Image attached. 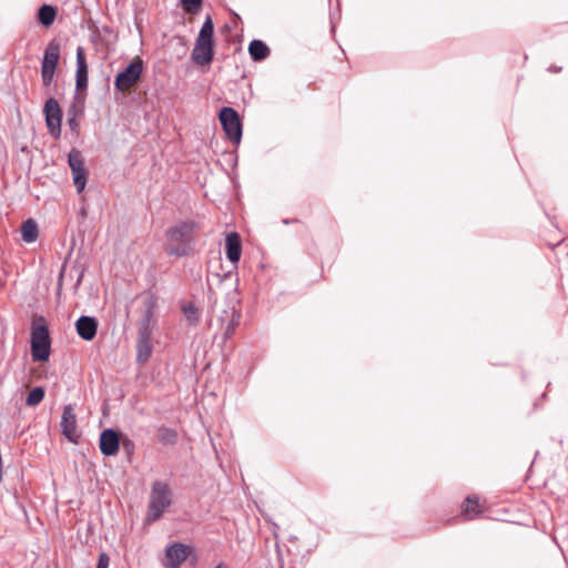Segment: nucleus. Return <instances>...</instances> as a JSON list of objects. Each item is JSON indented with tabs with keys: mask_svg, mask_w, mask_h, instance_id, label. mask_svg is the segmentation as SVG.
I'll use <instances>...</instances> for the list:
<instances>
[{
	"mask_svg": "<svg viewBox=\"0 0 568 568\" xmlns=\"http://www.w3.org/2000/svg\"><path fill=\"white\" fill-rule=\"evenodd\" d=\"M200 225L194 220L179 221L164 233L163 251L169 256L184 257L193 253Z\"/></svg>",
	"mask_w": 568,
	"mask_h": 568,
	"instance_id": "1",
	"label": "nucleus"
},
{
	"mask_svg": "<svg viewBox=\"0 0 568 568\" xmlns=\"http://www.w3.org/2000/svg\"><path fill=\"white\" fill-rule=\"evenodd\" d=\"M214 24L211 16H207L201 27L192 51V60L199 65H206L213 60Z\"/></svg>",
	"mask_w": 568,
	"mask_h": 568,
	"instance_id": "2",
	"label": "nucleus"
},
{
	"mask_svg": "<svg viewBox=\"0 0 568 568\" xmlns=\"http://www.w3.org/2000/svg\"><path fill=\"white\" fill-rule=\"evenodd\" d=\"M51 339L42 317L33 322L31 328V355L34 361L47 362L50 356Z\"/></svg>",
	"mask_w": 568,
	"mask_h": 568,
	"instance_id": "3",
	"label": "nucleus"
},
{
	"mask_svg": "<svg viewBox=\"0 0 568 568\" xmlns=\"http://www.w3.org/2000/svg\"><path fill=\"white\" fill-rule=\"evenodd\" d=\"M171 501L172 495L169 485L160 480L154 481L150 493L148 520L155 521L160 519Z\"/></svg>",
	"mask_w": 568,
	"mask_h": 568,
	"instance_id": "4",
	"label": "nucleus"
},
{
	"mask_svg": "<svg viewBox=\"0 0 568 568\" xmlns=\"http://www.w3.org/2000/svg\"><path fill=\"white\" fill-rule=\"evenodd\" d=\"M61 45L57 40H51L45 50L41 62V79L44 87L51 85L57 65L59 63Z\"/></svg>",
	"mask_w": 568,
	"mask_h": 568,
	"instance_id": "5",
	"label": "nucleus"
},
{
	"mask_svg": "<svg viewBox=\"0 0 568 568\" xmlns=\"http://www.w3.org/2000/svg\"><path fill=\"white\" fill-rule=\"evenodd\" d=\"M143 71V61L136 57L114 80V87L119 92H126L140 80Z\"/></svg>",
	"mask_w": 568,
	"mask_h": 568,
	"instance_id": "6",
	"label": "nucleus"
},
{
	"mask_svg": "<svg viewBox=\"0 0 568 568\" xmlns=\"http://www.w3.org/2000/svg\"><path fill=\"white\" fill-rule=\"evenodd\" d=\"M219 118L227 138L239 143L242 138V124L237 112L230 106H224L220 111Z\"/></svg>",
	"mask_w": 568,
	"mask_h": 568,
	"instance_id": "7",
	"label": "nucleus"
},
{
	"mask_svg": "<svg viewBox=\"0 0 568 568\" xmlns=\"http://www.w3.org/2000/svg\"><path fill=\"white\" fill-rule=\"evenodd\" d=\"M193 552L192 546L183 542H173L165 548L163 566L166 568H180Z\"/></svg>",
	"mask_w": 568,
	"mask_h": 568,
	"instance_id": "8",
	"label": "nucleus"
},
{
	"mask_svg": "<svg viewBox=\"0 0 568 568\" xmlns=\"http://www.w3.org/2000/svg\"><path fill=\"white\" fill-rule=\"evenodd\" d=\"M68 163L71 169L73 184L79 193H81L87 184V169L81 152L72 149L68 154Z\"/></svg>",
	"mask_w": 568,
	"mask_h": 568,
	"instance_id": "9",
	"label": "nucleus"
},
{
	"mask_svg": "<svg viewBox=\"0 0 568 568\" xmlns=\"http://www.w3.org/2000/svg\"><path fill=\"white\" fill-rule=\"evenodd\" d=\"M45 124L50 134L58 139L61 135L62 110L54 98H49L43 106Z\"/></svg>",
	"mask_w": 568,
	"mask_h": 568,
	"instance_id": "10",
	"label": "nucleus"
},
{
	"mask_svg": "<svg viewBox=\"0 0 568 568\" xmlns=\"http://www.w3.org/2000/svg\"><path fill=\"white\" fill-rule=\"evenodd\" d=\"M62 434L72 443H78L79 433L77 430V416L71 404L64 406L61 417Z\"/></svg>",
	"mask_w": 568,
	"mask_h": 568,
	"instance_id": "11",
	"label": "nucleus"
},
{
	"mask_svg": "<svg viewBox=\"0 0 568 568\" xmlns=\"http://www.w3.org/2000/svg\"><path fill=\"white\" fill-rule=\"evenodd\" d=\"M100 450L104 456H114L119 452L120 439L119 434L111 429H104L100 434Z\"/></svg>",
	"mask_w": 568,
	"mask_h": 568,
	"instance_id": "12",
	"label": "nucleus"
},
{
	"mask_svg": "<svg viewBox=\"0 0 568 568\" xmlns=\"http://www.w3.org/2000/svg\"><path fill=\"white\" fill-rule=\"evenodd\" d=\"M75 329L82 339L92 341L97 335L98 322L91 316H80L75 322Z\"/></svg>",
	"mask_w": 568,
	"mask_h": 568,
	"instance_id": "13",
	"label": "nucleus"
},
{
	"mask_svg": "<svg viewBox=\"0 0 568 568\" xmlns=\"http://www.w3.org/2000/svg\"><path fill=\"white\" fill-rule=\"evenodd\" d=\"M88 87V64L85 60L84 49L79 47L77 49V72H75V88L78 91L85 90Z\"/></svg>",
	"mask_w": 568,
	"mask_h": 568,
	"instance_id": "14",
	"label": "nucleus"
},
{
	"mask_svg": "<svg viewBox=\"0 0 568 568\" xmlns=\"http://www.w3.org/2000/svg\"><path fill=\"white\" fill-rule=\"evenodd\" d=\"M225 252L226 257L232 263H237L242 253V245L240 235L236 232H231L226 235L225 239Z\"/></svg>",
	"mask_w": 568,
	"mask_h": 568,
	"instance_id": "15",
	"label": "nucleus"
},
{
	"mask_svg": "<svg viewBox=\"0 0 568 568\" xmlns=\"http://www.w3.org/2000/svg\"><path fill=\"white\" fill-rule=\"evenodd\" d=\"M248 52L254 61H262L270 55L268 47L261 40L251 41Z\"/></svg>",
	"mask_w": 568,
	"mask_h": 568,
	"instance_id": "16",
	"label": "nucleus"
},
{
	"mask_svg": "<svg viewBox=\"0 0 568 568\" xmlns=\"http://www.w3.org/2000/svg\"><path fill=\"white\" fill-rule=\"evenodd\" d=\"M158 300L154 294H148L143 300V316L140 323L151 324L152 318L155 314Z\"/></svg>",
	"mask_w": 568,
	"mask_h": 568,
	"instance_id": "17",
	"label": "nucleus"
},
{
	"mask_svg": "<svg viewBox=\"0 0 568 568\" xmlns=\"http://www.w3.org/2000/svg\"><path fill=\"white\" fill-rule=\"evenodd\" d=\"M21 235L26 243H33L39 235L38 224L31 219L24 221L21 226Z\"/></svg>",
	"mask_w": 568,
	"mask_h": 568,
	"instance_id": "18",
	"label": "nucleus"
},
{
	"mask_svg": "<svg viewBox=\"0 0 568 568\" xmlns=\"http://www.w3.org/2000/svg\"><path fill=\"white\" fill-rule=\"evenodd\" d=\"M57 17V10L50 4H43L38 11V19L44 27H50Z\"/></svg>",
	"mask_w": 568,
	"mask_h": 568,
	"instance_id": "19",
	"label": "nucleus"
},
{
	"mask_svg": "<svg viewBox=\"0 0 568 568\" xmlns=\"http://www.w3.org/2000/svg\"><path fill=\"white\" fill-rule=\"evenodd\" d=\"M481 511L478 497H467L463 507V515L467 519H473Z\"/></svg>",
	"mask_w": 568,
	"mask_h": 568,
	"instance_id": "20",
	"label": "nucleus"
},
{
	"mask_svg": "<svg viewBox=\"0 0 568 568\" xmlns=\"http://www.w3.org/2000/svg\"><path fill=\"white\" fill-rule=\"evenodd\" d=\"M156 434L159 440L164 445H174L178 442V433L173 428L161 426Z\"/></svg>",
	"mask_w": 568,
	"mask_h": 568,
	"instance_id": "21",
	"label": "nucleus"
},
{
	"mask_svg": "<svg viewBox=\"0 0 568 568\" xmlns=\"http://www.w3.org/2000/svg\"><path fill=\"white\" fill-rule=\"evenodd\" d=\"M182 311H183L186 322L190 325H196L199 323L200 311L193 303L183 305Z\"/></svg>",
	"mask_w": 568,
	"mask_h": 568,
	"instance_id": "22",
	"label": "nucleus"
},
{
	"mask_svg": "<svg viewBox=\"0 0 568 568\" xmlns=\"http://www.w3.org/2000/svg\"><path fill=\"white\" fill-rule=\"evenodd\" d=\"M152 353V345L149 342L138 341L136 343V361L141 364L145 363Z\"/></svg>",
	"mask_w": 568,
	"mask_h": 568,
	"instance_id": "23",
	"label": "nucleus"
},
{
	"mask_svg": "<svg viewBox=\"0 0 568 568\" xmlns=\"http://www.w3.org/2000/svg\"><path fill=\"white\" fill-rule=\"evenodd\" d=\"M44 398V389L40 386L34 387L31 389V392L28 394L26 404L30 407H34L39 405Z\"/></svg>",
	"mask_w": 568,
	"mask_h": 568,
	"instance_id": "24",
	"label": "nucleus"
},
{
	"mask_svg": "<svg viewBox=\"0 0 568 568\" xmlns=\"http://www.w3.org/2000/svg\"><path fill=\"white\" fill-rule=\"evenodd\" d=\"M202 1L203 0H180V3L184 12L196 14L201 9Z\"/></svg>",
	"mask_w": 568,
	"mask_h": 568,
	"instance_id": "25",
	"label": "nucleus"
},
{
	"mask_svg": "<svg viewBox=\"0 0 568 568\" xmlns=\"http://www.w3.org/2000/svg\"><path fill=\"white\" fill-rule=\"evenodd\" d=\"M152 326L149 323H140L138 341L151 343Z\"/></svg>",
	"mask_w": 568,
	"mask_h": 568,
	"instance_id": "26",
	"label": "nucleus"
},
{
	"mask_svg": "<svg viewBox=\"0 0 568 568\" xmlns=\"http://www.w3.org/2000/svg\"><path fill=\"white\" fill-rule=\"evenodd\" d=\"M68 125L71 131L77 132L79 129L78 112L74 106L68 111Z\"/></svg>",
	"mask_w": 568,
	"mask_h": 568,
	"instance_id": "27",
	"label": "nucleus"
},
{
	"mask_svg": "<svg viewBox=\"0 0 568 568\" xmlns=\"http://www.w3.org/2000/svg\"><path fill=\"white\" fill-rule=\"evenodd\" d=\"M237 325H239V321H237V320H232V321L227 324V326H226V328H225V332H224V338H225V339H226V338H229V337H231V336L234 334L235 328H236V326H237Z\"/></svg>",
	"mask_w": 568,
	"mask_h": 568,
	"instance_id": "28",
	"label": "nucleus"
},
{
	"mask_svg": "<svg viewBox=\"0 0 568 568\" xmlns=\"http://www.w3.org/2000/svg\"><path fill=\"white\" fill-rule=\"evenodd\" d=\"M109 562H110V558H109L108 554L101 552L99 555L97 568H108Z\"/></svg>",
	"mask_w": 568,
	"mask_h": 568,
	"instance_id": "29",
	"label": "nucleus"
},
{
	"mask_svg": "<svg viewBox=\"0 0 568 568\" xmlns=\"http://www.w3.org/2000/svg\"><path fill=\"white\" fill-rule=\"evenodd\" d=\"M215 568H229V565L226 562L222 561Z\"/></svg>",
	"mask_w": 568,
	"mask_h": 568,
	"instance_id": "30",
	"label": "nucleus"
},
{
	"mask_svg": "<svg viewBox=\"0 0 568 568\" xmlns=\"http://www.w3.org/2000/svg\"><path fill=\"white\" fill-rule=\"evenodd\" d=\"M280 568H284V565H283V562H281V565H280Z\"/></svg>",
	"mask_w": 568,
	"mask_h": 568,
	"instance_id": "31",
	"label": "nucleus"
}]
</instances>
